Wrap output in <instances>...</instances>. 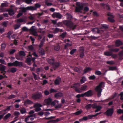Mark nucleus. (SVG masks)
Here are the masks:
<instances>
[{
	"label": "nucleus",
	"instance_id": "2f4dec72",
	"mask_svg": "<svg viewBox=\"0 0 123 123\" xmlns=\"http://www.w3.org/2000/svg\"><path fill=\"white\" fill-rule=\"evenodd\" d=\"M117 69L116 66L110 67L109 68V70L110 71H113Z\"/></svg>",
	"mask_w": 123,
	"mask_h": 123
},
{
	"label": "nucleus",
	"instance_id": "0e129e2a",
	"mask_svg": "<svg viewBox=\"0 0 123 123\" xmlns=\"http://www.w3.org/2000/svg\"><path fill=\"white\" fill-rule=\"evenodd\" d=\"M27 10V7L26 8L23 7L22 8L21 11L25 13L26 12Z\"/></svg>",
	"mask_w": 123,
	"mask_h": 123
},
{
	"label": "nucleus",
	"instance_id": "49530a36",
	"mask_svg": "<svg viewBox=\"0 0 123 123\" xmlns=\"http://www.w3.org/2000/svg\"><path fill=\"white\" fill-rule=\"evenodd\" d=\"M95 74L98 75H100L102 74L101 72L98 70H96L95 72Z\"/></svg>",
	"mask_w": 123,
	"mask_h": 123
},
{
	"label": "nucleus",
	"instance_id": "7c9ffc66",
	"mask_svg": "<svg viewBox=\"0 0 123 123\" xmlns=\"http://www.w3.org/2000/svg\"><path fill=\"white\" fill-rule=\"evenodd\" d=\"M27 9L28 10H30L31 11L35 10L36 9L34 6H31L27 7Z\"/></svg>",
	"mask_w": 123,
	"mask_h": 123
},
{
	"label": "nucleus",
	"instance_id": "c9c22d12",
	"mask_svg": "<svg viewBox=\"0 0 123 123\" xmlns=\"http://www.w3.org/2000/svg\"><path fill=\"white\" fill-rule=\"evenodd\" d=\"M17 71V68H16L13 67L11 69L10 72L12 73H14Z\"/></svg>",
	"mask_w": 123,
	"mask_h": 123
},
{
	"label": "nucleus",
	"instance_id": "a19ab883",
	"mask_svg": "<svg viewBox=\"0 0 123 123\" xmlns=\"http://www.w3.org/2000/svg\"><path fill=\"white\" fill-rule=\"evenodd\" d=\"M6 44L5 43H2L1 45V49L3 50L6 48Z\"/></svg>",
	"mask_w": 123,
	"mask_h": 123
},
{
	"label": "nucleus",
	"instance_id": "c85d7f7f",
	"mask_svg": "<svg viewBox=\"0 0 123 123\" xmlns=\"http://www.w3.org/2000/svg\"><path fill=\"white\" fill-rule=\"evenodd\" d=\"M86 80L85 77L84 76L82 77L81 79L80 80L81 84H82L84 83Z\"/></svg>",
	"mask_w": 123,
	"mask_h": 123
},
{
	"label": "nucleus",
	"instance_id": "0eeeda50",
	"mask_svg": "<svg viewBox=\"0 0 123 123\" xmlns=\"http://www.w3.org/2000/svg\"><path fill=\"white\" fill-rule=\"evenodd\" d=\"M52 16L53 18H56L60 19L62 18V15L59 13L54 12L52 14Z\"/></svg>",
	"mask_w": 123,
	"mask_h": 123
},
{
	"label": "nucleus",
	"instance_id": "a211bd4d",
	"mask_svg": "<svg viewBox=\"0 0 123 123\" xmlns=\"http://www.w3.org/2000/svg\"><path fill=\"white\" fill-rule=\"evenodd\" d=\"M115 43V45L116 47L122 45L123 44L122 42L119 40H118L116 41Z\"/></svg>",
	"mask_w": 123,
	"mask_h": 123
},
{
	"label": "nucleus",
	"instance_id": "79ce46f5",
	"mask_svg": "<svg viewBox=\"0 0 123 123\" xmlns=\"http://www.w3.org/2000/svg\"><path fill=\"white\" fill-rule=\"evenodd\" d=\"M8 5L6 3H1L0 7L2 8L3 7H6L8 6Z\"/></svg>",
	"mask_w": 123,
	"mask_h": 123
},
{
	"label": "nucleus",
	"instance_id": "09e8293b",
	"mask_svg": "<svg viewBox=\"0 0 123 123\" xmlns=\"http://www.w3.org/2000/svg\"><path fill=\"white\" fill-rule=\"evenodd\" d=\"M54 49L55 50L58 51L60 49V47L59 45L55 46L54 47Z\"/></svg>",
	"mask_w": 123,
	"mask_h": 123
},
{
	"label": "nucleus",
	"instance_id": "6e6552de",
	"mask_svg": "<svg viewBox=\"0 0 123 123\" xmlns=\"http://www.w3.org/2000/svg\"><path fill=\"white\" fill-rule=\"evenodd\" d=\"M13 66L21 67L23 66V63L22 62H19L17 61H16L13 62Z\"/></svg>",
	"mask_w": 123,
	"mask_h": 123
},
{
	"label": "nucleus",
	"instance_id": "b1692460",
	"mask_svg": "<svg viewBox=\"0 0 123 123\" xmlns=\"http://www.w3.org/2000/svg\"><path fill=\"white\" fill-rule=\"evenodd\" d=\"M31 61L32 59L31 58L29 57H28L26 59V63L29 65L30 66L31 64Z\"/></svg>",
	"mask_w": 123,
	"mask_h": 123
},
{
	"label": "nucleus",
	"instance_id": "5fc2aeb1",
	"mask_svg": "<svg viewBox=\"0 0 123 123\" xmlns=\"http://www.w3.org/2000/svg\"><path fill=\"white\" fill-rule=\"evenodd\" d=\"M84 97V95L83 93H82L81 94H78L76 96V97L77 98H79L80 97Z\"/></svg>",
	"mask_w": 123,
	"mask_h": 123
},
{
	"label": "nucleus",
	"instance_id": "cd10ccee",
	"mask_svg": "<svg viewBox=\"0 0 123 123\" xmlns=\"http://www.w3.org/2000/svg\"><path fill=\"white\" fill-rule=\"evenodd\" d=\"M8 11L9 14L11 16H12L14 14V11L12 9H10Z\"/></svg>",
	"mask_w": 123,
	"mask_h": 123
},
{
	"label": "nucleus",
	"instance_id": "ddd939ff",
	"mask_svg": "<svg viewBox=\"0 0 123 123\" xmlns=\"http://www.w3.org/2000/svg\"><path fill=\"white\" fill-rule=\"evenodd\" d=\"M61 78L59 76H58L55 80L54 82V84L55 85H58L60 84L61 82Z\"/></svg>",
	"mask_w": 123,
	"mask_h": 123
},
{
	"label": "nucleus",
	"instance_id": "864d4df0",
	"mask_svg": "<svg viewBox=\"0 0 123 123\" xmlns=\"http://www.w3.org/2000/svg\"><path fill=\"white\" fill-rule=\"evenodd\" d=\"M117 113L118 114H119L123 113V110H122L121 109H119L117 110Z\"/></svg>",
	"mask_w": 123,
	"mask_h": 123
},
{
	"label": "nucleus",
	"instance_id": "e2e57ef3",
	"mask_svg": "<svg viewBox=\"0 0 123 123\" xmlns=\"http://www.w3.org/2000/svg\"><path fill=\"white\" fill-rule=\"evenodd\" d=\"M74 70L75 71L78 73H80V69L77 67H76L74 69Z\"/></svg>",
	"mask_w": 123,
	"mask_h": 123
},
{
	"label": "nucleus",
	"instance_id": "9d476101",
	"mask_svg": "<svg viewBox=\"0 0 123 123\" xmlns=\"http://www.w3.org/2000/svg\"><path fill=\"white\" fill-rule=\"evenodd\" d=\"M83 94L84 97H91L93 94L92 91V90H90Z\"/></svg>",
	"mask_w": 123,
	"mask_h": 123
},
{
	"label": "nucleus",
	"instance_id": "f03ea898",
	"mask_svg": "<svg viewBox=\"0 0 123 123\" xmlns=\"http://www.w3.org/2000/svg\"><path fill=\"white\" fill-rule=\"evenodd\" d=\"M76 5L77 6L76 7L75 9L76 12L82 13L81 10L83 9L84 4L83 3H81L80 2H77L76 3Z\"/></svg>",
	"mask_w": 123,
	"mask_h": 123
},
{
	"label": "nucleus",
	"instance_id": "c03bdc74",
	"mask_svg": "<svg viewBox=\"0 0 123 123\" xmlns=\"http://www.w3.org/2000/svg\"><path fill=\"white\" fill-rule=\"evenodd\" d=\"M19 54L20 55L24 56L25 55V52L23 51H21L19 52Z\"/></svg>",
	"mask_w": 123,
	"mask_h": 123
},
{
	"label": "nucleus",
	"instance_id": "aec40b11",
	"mask_svg": "<svg viewBox=\"0 0 123 123\" xmlns=\"http://www.w3.org/2000/svg\"><path fill=\"white\" fill-rule=\"evenodd\" d=\"M55 61V60L54 58L51 59H49L47 60L48 63L52 65L54 63Z\"/></svg>",
	"mask_w": 123,
	"mask_h": 123
},
{
	"label": "nucleus",
	"instance_id": "69168bd1",
	"mask_svg": "<svg viewBox=\"0 0 123 123\" xmlns=\"http://www.w3.org/2000/svg\"><path fill=\"white\" fill-rule=\"evenodd\" d=\"M113 52H112L111 53V56L113 58H116L117 56V54H113Z\"/></svg>",
	"mask_w": 123,
	"mask_h": 123
},
{
	"label": "nucleus",
	"instance_id": "a878e982",
	"mask_svg": "<svg viewBox=\"0 0 123 123\" xmlns=\"http://www.w3.org/2000/svg\"><path fill=\"white\" fill-rule=\"evenodd\" d=\"M87 37L90 40H96L98 38V37H96L92 36H88Z\"/></svg>",
	"mask_w": 123,
	"mask_h": 123
},
{
	"label": "nucleus",
	"instance_id": "393cba45",
	"mask_svg": "<svg viewBox=\"0 0 123 123\" xmlns=\"http://www.w3.org/2000/svg\"><path fill=\"white\" fill-rule=\"evenodd\" d=\"M112 52V51H107L104 52V54L105 55L107 56H111V55Z\"/></svg>",
	"mask_w": 123,
	"mask_h": 123
},
{
	"label": "nucleus",
	"instance_id": "39448f33",
	"mask_svg": "<svg viewBox=\"0 0 123 123\" xmlns=\"http://www.w3.org/2000/svg\"><path fill=\"white\" fill-rule=\"evenodd\" d=\"M114 112V109L111 108L107 110L104 113V114H105L108 116H111L112 115Z\"/></svg>",
	"mask_w": 123,
	"mask_h": 123
},
{
	"label": "nucleus",
	"instance_id": "4c0bfd02",
	"mask_svg": "<svg viewBox=\"0 0 123 123\" xmlns=\"http://www.w3.org/2000/svg\"><path fill=\"white\" fill-rule=\"evenodd\" d=\"M21 25L15 24L13 26L14 28V29L15 30H17L20 27Z\"/></svg>",
	"mask_w": 123,
	"mask_h": 123
},
{
	"label": "nucleus",
	"instance_id": "423d86ee",
	"mask_svg": "<svg viewBox=\"0 0 123 123\" xmlns=\"http://www.w3.org/2000/svg\"><path fill=\"white\" fill-rule=\"evenodd\" d=\"M80 85V83H75L71 87L72 88H73L76 92L78 93V91H79Z\"/></svg>",
	"mask_w": 123,
	"mask_h": 123
},
{
	"label": "nucleus",
	"instance_id": "6ab92c4d",
	"mask_svg": "<svg viewBox=\"0 0 123 123\" xmlns=\"http://www.w3.org/2000/svg\"><path fill=\"white\" fill-rule=\"evenodd\" d=\"M92 32L94 33H100V31L98 28H93L92 30Z\"/></svg>",
	"mask_w": 123,
	"mask_h": 123
},
{
	"label": "nucleus",
	"instance_id": "e433bc0d",
	"mask_svg": "<svg viewBox=\"0 0 123 123\" xmlns=\"http://www.w3.org/2000/svg\"><path fill=\"white\" fill-rule=\"evenodd\" d=\"M113 18L111 17H108V20L111 23H113L115 22V20L113 19Z\"/></svg>",
	"mask_w": 123,
	"mask_h": 123
},
{
	"label": "nucleus",
	"instance_id": "f3484780",
	"mask_svg": "<svg viewBox=\"0 0 123 123\" xmlns=\"http://www.w3.org/2000/svg\"><path fill=\"white\" fill-rule=\"evenodd\" d=\"M52 100L50 98H49L45 99L44 101V102L46 103L47 105H49L50 104Z\"/></svg>",
	"mask_w": 123,
	"mask_h": 123
},
{
	"label": "nucleus",
	"instance_id": "4d7b16f0",
	"mask_svg": "<svg viewBox=\"0 0 123 123\" xmlns=\"http://www.w3.org/2000/svg\"><path fill=\"white\" fill-rule=\"evenodd\" d=\"M112 99L111 98H108L104 100H101L100 102H107L109 101H111Z\"/></svg>",
	"mask_w": 123,
	"mask_h": 123
},
{
	"label": "nucleus",
	"instance_id": "a18cd8bd",
	"mask_svg": "<svg viewBox=\"0 0 123 123\" xmlns=\"http://www.w3.org/2000/svg\"><path fill=\"white\" fill-rule=\"evenodd\" d=\"M12 32L11 31H9L8 33H7V35L6 36V37L10 39V36L12 34Z\"/></svg>",
	"mask_w": 123,
	"mask_h": 123
},
{
	"label": "nucleus",
	"instance_id": "bb28decb",
	"mask_svg": "<svg viewBox=\"0 0 123 123\" xmlns=\"http://www.w3.org/2000/svg\"><path fill=\"white\" fill-rule=\"evenodd\" d=\"M6 68V67L5 66L0 64V71H4Z\"/></svg>",
	"mask_w": 123,
	"mask_h": 123
},
{
	"label": "nucleus",
	"instance_id": "ea45409f",
	"mask_svg": "<svg viewBox=\"0 0 123 123\" xmlns=\"http://www.w3.org/2000/svg\"><path fill=\"white\" fill-rule=\"evenodd\" d=\"M16 97L15 95L12 94L10 96L7 97V98L8 99H11L14 98Z\"/></svg>",
	"mask_w": 123,
	"mask_h": 123
},
{
	"label": "nucleus",
	"instance_id": "f257e3e1",
	"mask_svg": "<svg viewBox=\"0 0 123 123\" xmlns=\"http://www.w3.org/2000/svg\"><path fill=\"white\" fill-rule=\"evenodd\" d=\"M105 86V83L101 82L99 84L95 87V90L97 92V96L98 97H100L101 95V93L102 90V88Z\"/></svg>",
	"mask_w": 123,
	"mask_h": 123
},
{
	"label": "nucleus",
	"instance_id": "6e6d98bb",
	"mask_svg": "<svg viewBox=\"0 0 123 123\" xmlns=\"http://www.w3.org/2000/svg\"><path fill=\"white\" fill-rule=\"evenodd\" d=\"M2 25L5 27H7L8 25V22L4 21L2 23Z\"/></svg>",
	"mask_w": 123,
	"mask_h": 123
},
{
	"label": "nucleus",
	"instance_id": "5701e85b",
	"mask_svg": "<svg viewBox=\"0 0 123 123\" xmlns=\"http://www.w3.org/2000/svg\"><path fill=\"white\" fill-rule=\"evenodd\" d=\"M33 103V102L30 100L27 99L25 101L24 104L25 105H30L32 104Z\"/></svg>",
	"mask_w": 123,
	"mask_h": 123
},
{
	"label": "nucleus",
	"instance_id": "9b49d317",
	"mask_svg": "<svg viewBox=\"0 0 123 123\" xmlns=\"http://www.w3.org/2000/svg\"><path fill=\"white\" fill-rule=\"evenodd\" d=\"M60 64L59 62H54V63L52 65L53 68L55 70L58 68L60 66Z\"/></svg>",
	"mask_w": 123,
	"mask_h": 123
},
{
	"label": "nucleus",
	"instance_id": "dca6fc26",
	"mask_svg": "<svg viewBox=\"0 0 123 123\" xmlns=\"http://www.w3.org/2000/svg\"><path fill=\"white\" fill-rule=\"evenodd\" d=\"M39 53L41 55L43 56L45 55V51L42 48H39L38 50Z\"/></svg>",
	"mask_w": 123,
	"mask_h": 123
},
{
	"label": "nucleus",
	"instance_id": "338daca9",
	"mask_svg": "<svg viewBox=\"0 0 123 123\" xmlns=\"http://www.w3.org/2000/svg\"><path fill=\"white\" fill-rule=\"evenodd\" d=\"M104 36L105 38H107L109 37V35L108 33H105L104 35Z\"/></svg>",
	"mask_w": 123,
	"mask_h": 123
},
{
	"label": "nucleus",
	"instance_id": "3c124183",
	"mask_svg": "<svg viewBox=\"0 0 123 123\" xmlns=\"http://www.w3.org/2000/svg\"><path fill=\"white\" fill-rule=\"evenodd\" d=\"M82 112V110H80L75 112L74 114L76 115H78L80 114Z\"/></svg>",
	"mask_w": 123,
	"mask_h": 123
},
{
	"label": "nucleus",
	"instance_id": "13d9d810",
	"mask_svg": "<svg viewBox=\"0 0 123 123\" xmlns=\"http://www.w3.org/2000/svg\"><path fill=\"white\" fill-rule=\"evenodd\" d=\"M102 28L103 29H107L108 27V25H102Z\"/></svg>",
	"mask_w": 123,
	"mask_h": 123
},
{
	"label": "nucleus",
	"instance_id": "603ef678",
	"mask_svg": "<svg viewBox=\"0 0 123 123\" xmlns=\"http://www.w3.org/2000/svg\"><path fill=\"white\" fill-rule=\"evenodd\" d=\"M96 78V77L94 75L91 76L89 77L90 80H94Z\"/></svg>",
	"mask_w": 123,
	"mask_h": 123
},
{
	"label": "nucleus",
	"instance_id": "c756f323",
	"mask_svg": "<svg viewBox=\"0 0 123 123\" xmlns=\"http://www.w3.org/2000/svg\"><path fill=\"white\" fill-rule=\"evenodd\" d=\"M11 115V114L10 113H8L4 117L3 119L5 121H6L7 119L8 118L10 117Z\"/></svg>",
	"mask_w": 123,
	"mask_h": 123
},
{
	"label": "nucleus",
	"instance_id": "4be33fe9",
	"mask_svg": "<svg viewBox=\"0 0 123 123\" xmlns=\"http://www.w3.org/2000/svg\"><path fill=\"white\" fill-rule=\"evenodd\" d=\"M60 121V120L59 118H57L56 120H51L48 121L47 123H57L59 121Z\"/></svg>",
	"mask_w": 123,
	"mask_h": 123
},
{
	"label": "nucleus",
	"instance_id": "f8f14e48",
	"mask_svg": "<svg viewBox=\"0 0 123 123\" xmlns=\"http://www.w3.org/2000/svg\"><path fill=\"white\" fill-rule=\"evenodd\" d=\"M93 108H95L96 109L95 111V112H97L98 111H100L102 108L101 106L99 105H97L96 104L93 105Z\"/></svg>",
	"mask_w": 123,
	"mask_h": 123
},
{
	"label": "nucleus",
	"instance_id": "7ed1b4c3",
	"mask_svg": "<svg viewBox=\"0 0 123 123\" xmlns=\"http://www.w3.org/2000/svg\"><path fill=\"white\" fill-rule=\"evenodd\" d=\"M63 23L65 25L73 30L75 29L76 27V26L74 25L73 23L71 22L65 20L63 21Z\"/></svg>",
	"mask_w": 123,
	"mask_h": 123
},
{
	"label": "nucleus",
	"instance_id": "2eb2a0df",
	"mask_svg": "<svg viewBox=\"0 0 123 123\" xmlns=\"http://www.w3.org/2000/svg\"><path fill=\"white\" fill-rule=\"evenodd\" d=\"M34 27V26H32L31 29V31L33 35L35 36H37L38 35L37 32L33 28Z\"/></svg>",
	"mask_w": 123,
	"mask_h": 123
},
{
	"label": "nucleus",
	"instance_id": "20e7f679",
	"mask_svg": "<svg viewBox=\"0 0 123 123\" xmlns=\"http://www.w3.org/2000/svg\"><path fill=\"white\" fill-rule=\"evenodd\" d=\"M43 96L41 92H38L36 94H32L31 98L35 100L40 99Z\"/></svg>",
	"mask_w": 123,
	"mask_h": 123
},
{
	"label": "nucleus",
	"instance_id": "f704fd0d",
	"mask_svg": "<svg viewBox=\"0 0 123 123\" xmlns=\"http://www.w3.org/2000/svg\"><path fill=\"white\" fill-rule=\"evenodd\" d=\"M41 6V5L38 3H37L35 4V10H37L38 8H39Z\"/></svg>",
	"mask_w": 123,
	"mask_h": 123
},
{
	"label": "nucleus",
	"instance_id": "1a4fd4ad",
	"mask_svg": "<svg viewBox=\"0 0 123 123\" xmlns=\"http://www.w3.org/2000/svg\"><path fill=\"white\" fill-rule=\"evenodd\" d=\"M87 86L86 85H83L80 88L79 91H78V93H81L83 91H85L87 90Z\"/></svg>",
	"mask_w": 123,
	"mask_h": 123
},
{
	"label": "nucleus",
	"instance_id": "052dcab7",
	"mask_svg": "<svg viewBox=\"0 0 123 123\" xmlns=\"http://www.w3.org/2000/svg\"><path fill=\"white\" fill-rule=\"evenodd\" d=\"M107 15L108 16L110 17H111L112 18H114V16L112 15L111 14V13L109 12H108L107 13Z\"/></svg>",
	"mask_w": 123,
	"mask_h": 123
},
{
	"label": "nucleus",
	"instance_id": "4468645a",
	"mask_svg": "<svg viewBox=\"0 0 123 123\" xmlns=\"http://www.w3.org/2000/svg\"><path fill=\"white\" fill-rule=\"evenodd\" d=\"M92 69L89 67H86L83 71V74H85L91 71L92 70Z\"/></svg>",
	"mask_w": 123,
	"mask_h": 123
},
{
	"label": "nucleus",
	"instance_id": "72a5a7b5",
	"mask_svg": "<svg viewBox=\"0 0 123 123\" xmlns=\"http://www.w3.org/2000/svg\"><path fill=\"white\" fill-rule=\"evenodd\" d=\"M20 111L21 113L22 114L25 113L26 112L25 109L24 108L21 109Z\"/></svg>",
	"mask_w": 123,
	"mask_h": 123
},
{
	"label": "nucleus",
	"instance_id": "bf43d9fd",
	"mask_svg": "<svg viewBox=\"0 0 123 123\" xmlns=\"http://www.w3.org/2000/svg\"><path fill=\"white\" fill-rule=\"evenodd\" d=\"M38 32L43 34H44L45 33V31L42 30V29L39 28L38 30Z\"/></svg>",
	"mask_w": 123,
	"mask_h": 123
},
{
	"label": "nucleus",
	"instance_id": "774afa93",
	"mask_svg": "<svg viewBox=\"0 0 123 123\" xmlns=\"http://www.w3.org/2000/svg\"><path fill=\"white\" fill-rule=\"evenodd\" d=\"M118 95L120 96V100H122L123 98V92H121Z\"/></svg>",
	"mask_w": 123,
	"mask_h": 123
},
{
	"label": "nucleus",
	"instance_id": "58836bf2",
	"mask_svg": "<svg viewBox=\"0 0 123 123\" xmlns=\"http://www.w3.org/2000/svg\"><path fill=\"white\" fill-rule=\"evenodd\" d=\"M106 63L107 64H109L111 65H113L115 63V62L113 61H107V62Z\"/></svg>",
	"mask_w": 123,
	"mask_h": 123
},
{
	"label": "nucleus",
	"instance_id": "37998d69",
	"mask_svg": "<svg viewBox=\"0 0 123 123\" xmlns=\"http://www.w3.org/2000/svg\"><path fill=\"white\" fill-rule=\"evenodd\" d=\"M76 49H73L71 50L70 52V54L71 55H72L74 54L76 51Z\"/></svg>",
	"mask_w": 123,
	"mask_h": 123
},
{
	"label": "nucleus",
	"instance_id": "8fccbe9b",
	"mask_svg": "<svg viewBox=\"0 0 123 123\" xmlns=\"http://www.w3.org/2000/svg\"><path fill=\"white\" fill-rule=\"evenodd\" d=\"M92 107V104H90L86 105L85 107L87 109H90Z\"/></svg>",
	"mask_w": 123,
	"mask_h": 123
},
{
	"label": "nucleus",
	"instance_id": "de8ad7c7",
	"mask_svg": "<svg viewBox=\"0 0 123 123\" xmlns=\"http://www.w3.org/2000/svg\"><path fill=\"white\" fill-rule=\"evenodd\" d=\"M67 18L68 19L70 20L72 19V17L70 14H68L67 15Z\"/></svg>",
	"mask_w": 123,
	"mask_h": 123
},
{
	"label": "nucleus",
	"instance_id": "473e14b6",
	"mask_svg": "<svg viewBox=\"0 0 123 123\" xmlns=\"http://www.w3.org/2000/svg\"><path fill=\"white\" fill-rule=\"evenodd\" d=\"M119 49L118 48L111 49H109V51H111L112 52H117L119 50Z\"/></svg>",
	"mask_w": 123,
	"mask_h": 123
},
{
	"label": "nucleus",
	"instance_id": "680f3d73",
	"mask_svg": "<svg viewBox=\"0 0 123 123\" xmlns=\"http://www.w3.org/2000/svg\"><path fill=\"white\" fill-rule=\"evenodd\" d=\"M55 117L51 116L49 117H45L44 118V119L46 120H50L51 119H54L55 118Z\"/></svg>",
	"mask_w": 123,
	"mask_h": 123
},
{
	"label": "nucleus",
	"instance_id": "412c9836",
	"mask_svg": "<svg viewBox=\"0 0 123 123\" xmlns=\"http://www.w3.org/2000/svg\"><path fill=\"white\" fill-rule=\"evenodd\" d=\"M62 96V93L61 92H57L54 95L55 97L56 98L61 97Z\"/></svg>",
	"mask_w": 123,
	"mask_h": 123
}]
</instances>
